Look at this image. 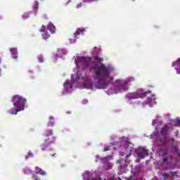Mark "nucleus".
I'll list each match as a JSON object with an SVG mask.
<instances>
[{
    "mask_svg": "<svg viewBox=\"0 0 180 180\" xmlns=\"http://www.w3.org/2000/svg\"><path fill=\"white\" fill-rule=\"evenodd\" d=\"M168 154H169V149L168 148H165L162 153V157L163 158H165V157H167Z\"/></svg>",
    "mask_w": 180,
    "mask_h": 180,
    "instance_id": "obj_15",
    "label": "nucleus"
},
{
    "mask_svg": "<svg viewBox=\"0 0 180 180\" xmlns=\"http://www.w3.org/2000/svg\"><path fill=\"white\" fill-rule=\"evenodd\" d=\"M172 67H175V70L178 74H180V58L175 62H173Z\"/></svg>",
    "mask_w": 180,
    "mask_h": 180,
    "instance_id": "obj_7",
    "label": "nucleus"
},
{
    "mask_svg": "<svg viewBox=\"0 0 180 180\" xmlns=\"http://www.w3.org/2000/svg\"><path fill=\"white\" fill-rule=\"evenodd\" d=\"M48 126H50L51 127H53L54 126V122L52 121H49Z\"/></svg>",
    "mask_w": 180,
    "mask_h": 180,
    "instance_id": "obj_25",
    "label": "nucleus"
},
{
    "mask_svg": "<svg viewBox=\"0 0 180 180\" xmlns=\"http://www.w3.org/2000/svg\"><path fill=\"white\" fill-rule=\"evenodd\" d=\"M48 30L51 31V33H54L56 32V27L51 22H50L47 26Z\"/></svg>",
    "mask_w": 180,
    "mask_h": 180,
    "instance_id": "obj_13",
    "label": "nucleus"
},
{
    "mask_svg": "<svg viewBox=\"0 0 180 180\" xmlns=\"http://www.w3.org/2000/svg\"><path fill=\"white\" fill-rule=\"evenodd\" d=\"M24 174H25V175H29L30 174H32V170L26 167L25 169H24Z\"/></svg>",
    "mask_w": 180,
    "mask_h": 180,
    "instance_id": "obj_20",
    "label": "nucleus"
},
{
    "mask_svg": "<svg viewBox=\"0 0 180 180\" xmlns=\"http://www.w3.org/2000/svg\"><path fill=\"white\" fill-rule=\"evenodd\" d=\"M49 120H50V122H51V120H54V117H53V116H50Z\"/></svg>",
    "mask_w": 180,
    "mask_h": 180,
    "instance_id": "obj_33",
    "label": "nucleus"
},
{
    "mask_svg": "<svg viewBox=\"0 0 180 180\" xmlns=\"http://www.w3.org/2000/svg\"><path fill=\"white\" fill-rule=\"evenodd\" d=\"M60 167H65V165L62 164V165H60Z\"/></svg>",
    "mask_w": 180,
    "mask_h": 180,
    "instance_id": "obj_37",
    "label": "nucleus"
},
{
    "mask_svg": "<svg viewBox=\"0 0 180 180\" xmlns=\"http://www.w3.org/2000/svg\"><path fill=\"white\" fill-rule=\"evenodd\" d=\"M130 81L129 80H122V79H117L115 81L116 86L114 88L115 94H119L120 92H124L127 91V85H130Z\"/></svg>",
    "mask_w": 180,
    "mask_h": 180,
    "instance_id": "obj_3",
    "label": "nucleus"
},
{
    "mask_svg": "<svg viewBox=\"0 0 180 180\" xmlns=\"http://www.w3.org/2000/svg\"><path fill=\"white\" fill-rule=\"evenodd\" d=\"M84 88H86L87 89H92L93 85L91 83H85L84 84Z\"/></svg>",
    "mask_w": 180,
    "mask_h": 180,
    "instance_id": "obj_18",
    "label": "nucleus"
},
{
    "mask_svg": "<svg viewBox=\"0 0 180 180\" xmlns=\"http://www.w3.org/2000/svg\"><path fill=\"white\" fill-rule=\"evenodd\" d=\"M50 144H51V141H49V140H46L45 142L41 145V150L42 151H46V150H47V148L49 147V146H50Z\"/></svg>",
    "mask_w": 180,
    "mask_h": 180,
    "instance_id": "obj_9",
    "label": "nucleus"
},
{
    "mask_svg": "<svg viewBox=\"0 0 180 180\" xmlns=\"http://www.w3.org/2000/svg\"><path fill=\"white\" fill-rule=\"evenodd\" d=\"M162 176H164L165 179H168L169 176L167 173L162 174Z\"/></svg>",
    "mask_w": 180,
    "mask_h": 180,
    "instance_id": "obj_24",
    "label": "nucleus"
},
{
    "mask_svg": "<svg viewBox=\"0 0 180 180\" xmlns=\"http://www.w3.org/2000/svg\"><path fill=\"white\" fill-rule=\"evenodd\" d=\"M165 169L167 170V169H168L165 168Z\"/></svg>",
    "mask_w": 180,
    "mask_h": 180,
    "instance_id": "obj_44",
    "label": "nucleus"
},
{
    "mask_svg": "<svg viewBox=\"0 0 180 180\" xmlns=\"http://www.w3.org/2000/svg\"><path fill=\"white\" fill-rule=\"evenodd\" d=\"M171 141H172V143H174V141H175V139L174 138H172L171 139Z\"/></svg>",
    "mask_w": 180,
    "mask_h": 180,
    "instance_id": "obj_35",
    "label": "nucleus"
},
{
    "mask_svg": "<svg viewBox=\"0 0 180 180\" xmlns=\"http://www.w3.org/2000/svg\"><path fill=\"white\" fill-rule=\"evenodd\" d=\"M171 151L172 154H176L179 151L178 146H171Z\"/></svg>",
    "mask_w": 180,
    "mask_h": 180,
    "instance_id": "obj_16",
    "label": "nucleus"
},
{
    "mask_svg": "<svg viewBox=\"0 0 180 180\" xmlns=\"http://www.w3.org/2000/svg\"><path fill=\"white\" fill-rule=\"evenodd\" d=\"M117 162L118 164H122V162H123V160L119 159V160L117 161Z\"/></svg>",
    "mask_w": 180,
    "mask_h": 180,
    "instance_id": "obj_32",
    "label": "nucleus"
},
{
    "mask_svg": "<svg viewBox=\"0 0 180 180\" xmlns=\"http://www.w3.org/2000/svg\"><path fill=\"white\" fill-rule=\"evenodd\" d=\"M0 63H1V58H0Z\"/></svg>",
    "mask_w": 180,
    "mask_h": 180,
    "instance_id": "obj_46",
    "label": "nucleus"
},
{
    "mask_svg": "<svg viewBox=\"0 0 180 180\" xmlns=\"http://www.w3.org/2000/svg\"><path fill=\"white\" fill-rule=\"evenodd\" d=\"M38 60L40 63H43V56H38Z\"/></svg>",
    "mask_w": 180,
    "mask_h": 180,
    "instance_id": "obj_26",
    "label": "nucleus"
},
{
    "mask_svg": "<svg viewBox=\"0 0 180 180\" xmlns=\"http://www.w3.org/2000/svg\"><path fill=\"white\" fill-rule=\"evenodd\" d=\"M135 153L136 154V156L140 160H144L145 157H148V150L146 149V148H138L135 150Z\"/></svg>",
    "mask_w": 180,
    "mask_h": 180,
    "instance_id": "obj_5",
    "label": "nucleus"
},
{
    "mask_svg": "<svg viewBox=\"0 0 180 180\" xmlns=\"http://www.w3.org/2000/svg\"><path fill=\"white\" fill-rule=\"evenodd\" d=\"M34 172L37 173V174L44 176L46 175V172L44 170H43L41 168L39 167H35Z\"/></svg>",
    "mask_w": 180,
    "mask_h": 180,
    "instance_id": "obj_12",
    "label": "nucleus"
},
{
    "mask_svg": "<svg viewBox=\"0 0 180 180\" xmlns=\"http://www.w3.org/2000/svg\"><path fill=\"white\" fill-rule=\"evenodd\" d=\"M68 2H71V0H69Z\"/></svg>",
    "mask_w": 180,
    "mask_h": 180,
    "instance_id": "obj_42",
    "label": "nucleus"
},
{
    "mask_svg": "<svg viewBox=\"0 0 180 180\" xmlns=\"http://www.w3.org/2000/svg\"><path fill=\"white\" fill-rule=\"evenodd\" d=\"M129 157H130V155H127L126 157H125V158H129Z\"/></svg>",
    "mask_w": 180,
    "mask_h": 180,
    "instance_id": "obj_38",
    "label": "nucleus"
},
{
    "mask_svg": "<svg viewBox=\"0 0 180 180\" xmlns=\"http://www.w3.org/2000/svg\"><path fill=\"white\" fill-rule=\"evenodd\" d=\"M12 101L13 105L15 108L11 109L9 112L11 115H18V112H20L25 110V106L26 105V98L19 96L15 95L13 97Z\"/></svg>",
    "mask_w": 180,
    "mask_h": 180,
    "instance_id": "obj_2",
    "label": "nucleus"
},
{
    "mask_svg": "<svg viewBox=\"0 0 180 180\" xmlns=\"http://www.w3.org/2000/svg\"><path fill=\"white\" fill-rule=\"evenodd\" d=\"M167 161H168V158L162 159V162H167Z\"/></svg>",
    "mask_w": 180,
    "mask_h": 180,
    "instance_id": "obj_28",
    "label": "nucleus"
},
{
    "mask_svg": "<svg viewBox=\"0 0 180 180\" xmlns=\"http://www.w3.org/2000/svg\"><path fill=\"white\" fill-rule=\"evenodd\" d=\"M10 51L11 53L13 58H15V59L18 58V49L11 48Z\"/></svg>",
    "mask_w": 180,
    "mask_h": 180,
    "instance_id": "obj_10",
    "label": "nucleus"
},
{
    "mask_svg": "<svg viewBox=\"0 0 180 180\" xmlns=\"http://www.w3.org/2000/svg\"><path fill=\"white\" fill-rule=\"evenodd\" d=\"M1 72H2V70L0 69V77H1Z\"/></svg>",
    "mask_w": 180,
    "mask_h": 180,
    "instance_id": "obj_40",
    "label": "nucleus"
},
{
    "mask_svg": "<svg viewBox=\"0 0 180 180\" xmlns=\"http://www.w3.org/2000/svg\"><path fill=\"white\" fill-rule=\"evenodd\" d=\"M82 33H84V30L78 28L76 32L74 34L75 39H78V36H79V34Z\"/></svg>",
    "mask_w": 180,
    "mask_h": 180,
    "instance_id": "obj_14",
    "label": "nucleus"
},
{
    "mask_svg": "<svg viewBox=\"0 0 180 180\" xmlns=\"http://www.w3.org/2000/svg\"><path fill=\"white\" fill-rule=\"evenodd\" d=\"M83 103H88V100H84Z\"/></svg>",
    "mask_w": 180,
    "mask_h": 180,
    "instance_id": "obj_34",
    "label": "nucleus"
},
{
    "mask_svg": "<svg viewBox=\"0 0 180 180\" xmlns=\"http://www.w3.org/2000/svg\"><path fill=\"white\" fill-rule=\"evenodd\" d=\"M168 131H169V127H168L167 124H165L160 131V134L161 136H167Z\"/></svg>",
    "mask_w": 180,
    "mask_h": 180,
    "instance_id": "obj_8",
    "label": "nucleus"
},
{
    "mask_svg": "<svg viewBox=\"0 0 180 180\" xmlns=\"http://www.w3.org/2000/svg\"><path fill=\"white\" fill-rule=\"evenodd\" d=\"M29 16H30L29 13H25L23 14L22 18L23 19H27L29 18Z\"/></svg>",
    "mask_w": 180,
    "mask_h": 180,
    "instance_id": "obj_23",
    "label": "nucleus"
},
{
    "mask_svg": "<svg viewBox=\"0 0 180 180\" xmlns=\"http://www.w3.org/2000/svg\"><path fill=\"white\" fill-rule=\"evenodd\" d=\"M147 94H151V91H135L134 93L127 94V98L129 99V101H131V99H139V98H144V96H147Z\"/></svg>",
    "mask_w": 180,
    "mask_h": 180,
    "instance_id": "obj_4",
    "label": "nucleus"
},
{
    "mask_svg": "<svg viewBox=\"0 0 180 180\" xmlns=\"http://www.w3.org/2000/svg\"><path fill=\"white\" fill-rule=\"evenodd\" d=\"M53 134V131L49 130L45 132L46 137H49Z\"/></svg>",
    "mask_w": 180,
    "mask_h": 180,
    "instance_id": "obj_21",
    "label": "nucleus"
},
{
    "mask_svg": "<svg viewBox=\"0 0 180 180\" xmlns=\"http://www.w3.org/2000/svg\"><path fill=\"white\" fill-rule=\"evenodd\" d=\"M64 88H65L66 89H68V88H72V86L70 84V82H65L64 84Z\"/></svg>",
    "mask_w": 180,
    "mask_h": 180,
    "instance_id": "obj_19",
    "label": "nucleus"
},
{
    "mask_svg": "<svg viewBox=\"0 0 180 180\" xmlns=\"http://www.w3.org/2000/svg\"><path fill=\"white\" fill-rule=\"evenodd\" d=\"M69 40L70 43H75L77 41V39L72 38H70Z\"/></svg>",
    "mask_w": 180,
    "mask_h": 180,
    "instance_id": "obj_27",
    "label": "nucleus"
},
{
    "mask_svg": "<svg viewBox=\"0 0 180 180\" xmlns=\"http://www.w3.org/2000/svg\"><path fill=\"white\" fill-rule=\"evenodd\" d=\"M79 8H82V3H80L77 6V9H79Z\"/></svg>",
    "mask_w": 180,
    "mask_h": 180,
    "instance_id": "obj_29",
    "label": "nucleus"
},
{
    "mask_svg": "<svg viewBox=\"0 0 180 180\" xmlns=\"http://www.w3.org/2000/svg\"><path fill=\"white\" fill-rule=\"evenodd\" d=\"M91 1H96V0H91Z\"/></svg>",
    "mask_w": 180,
    "mask_h": 180,
    "instance_id": "obj_45",
    "label": "nucleus"
},
{
    "mask_svg": "<svg viewBox=\"0 0 180 180\" xmlns=\"http://www.w3.org/2000/svg\"><path fill=\"white\" fill-rule=\"evenodd\" d=\"M176 154H177V155H178L179 157H180V153H179L177 152Z\"/></svg>",
    "mask_w": 180,
    "mask_h": 180,
    "instance_id": "obj_39",
    "label": "nucleus"
},
{
    "mask_svg": "<svg viewBox=\"0 0 180 180\" xmlns=\"http://www.w3.org/2000/svg\"><path fill=\"white\" fill-rule=\"evenodd\" d=\"M108 158H105V160H106Z\"/></svg>",
    "mask_w": 180,
    "mask_h": 180,
    "instance_id": "obj_43",
    "label": "nucleus"
},
{
    "mask_svg": "<svg viewBox=\"0 0 180 180\" xmlns=\"http://www.w3.org/2000/svg\"><path fill=\"white\" fill-rule=\"evenodd\" d=\"M110 150V147H107L104 149V152L109 151Z\"/></svg>",
    "mask_w": 180,
    "mask_h": 180,
    "instance_id": "obj_31",
    "label": "nucleus"
},
{
    "mask_svg": "<svg viewBox=\"0 0 180 180\" xmlns=\"http://www.w3.org/2000/svg\"><path fill=\"white\" fill-rule=\"evenodd\" d=\"M172 175H176V172H170Z\"/></svg>",
    "mask_w": 180,
    "mask_h": 180,
    "instance_id": "obj_36",
    "label": "nucleus"
},
{
    "mask_svg": "<svg viewBox=\"0 0 180 180\" xmlns=\"http://www.w3.org/2000/svg\"><path fill=\"white\" fill-rule=\"evenodd\" d=\"M32 178H34V174H32Z\"/></svg>",
    "mask_w": 180,
    "mask_h": 180,
    "instance_id": "obj_41",
    "label": "nucleus"
},
{
    "mask_svg": "<svg viewBox=\"0 0 180 180\" xmlns=\"http://www.w3.org/2000/svg\"><path fill=\"white\" fill-rule=\"evenodd\" d=\"M173 122L176 127H180V119H175Z\"/></svg>",
    "mask_w": 180,
    "mask_h": 180,
    "instance_id": "obj_17",
    "label": "nucleus"
},
{
    "mask_svg": "<svg viewBox=\"0 0 180 180\" xmlns=\"http://www.w3.org/2000/svg\"><path fill=\"white\" fill-rule=\"evenodd\" d=\"M157 142L162 143V144H167V143H169V139H168V137L157 139Z\"/></svg>",
    "mask_w": 180,
    "mask_h": 180,
    "instance_id": "obj_11",
    "label": "nucleus"
},
{
    "mask_svg": "<svg viewBox=\"0 0 180 180\" xmlns=\"http://www.w3.org/2000/svg\"><path fill=\"white\" fill-rule=\"evenodd\" d=\"M33 157V153L32 151H29L28 155L25 156V160H28L29 158Z\"/></svg>",
    "mask_w": 180,
    "mask_h": 180,
    "instance_id": "obj_22",
    "label": "nucleus"
},
{
    "mask_svg": "<svg viewBox=\"0 0 180 180\" xmlns=\"http://www.w3.org/2000/svg\"><path fill=\"white\" fill-rule=\"evenodd\" d=\"M79 65H82L83 70L89 68L90 72L95 81L94 86L98 89H105L113 81V77H110V72L113 68L107 67L105 63H102L103 58L98 56L93 58H86L85 56L77 58Z\"/></svg>",
    "mask_w": 180,
    "mask_h": 180,
    "instance_id": "obj_1",
    "label": "nucleus"
},
{
    "mask_svg": "<svg viewBox=\"0 0 180 180\" xmlns=\"http://www.w3.org/2000/svg\"><path fill=\"white\" fill-rule=\"evenodd\" d=\"M39 32H43L44 33L42 34V37L44 39V40H47L50 37V34H49V32L47 30H46V26L42 25L41 27Z\"/></svg>",
    "mask_w": 180,
    "mask_h": 180,
    "instance_id": "obj_6",
    "label": "nucleus"
},
{
    "mask_svg": "<svg viewBox=\"0 0 180 180\" xmlns=\"http://www.w3.org/2000/svg\"><path fill=\"white\" fill-rule=\"evenodd\" d=\"M127 164H124L123 165H120V168H127Z\"/></svg>",
    "mask_w": 180,
    "mask_h": 180,
    "instance_id": "obj_30",
    "label": "nucleus"
}]
</instances>
